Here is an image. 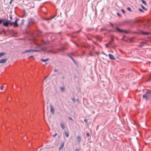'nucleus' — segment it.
Instances as JSON below:
<instances>
[{"mask_svg":"<svg viewBox=\"0 0 151 151\" xmlns=\"http://www.w3.org/2000/svg\"><path fill=\"white\" fill-rule=\"evenodd\" d=\"M35 47H34L37 48L38 50H25L24 52H23L24 53L27 52H40L41 51V50H45L44 49L42 45H39L36 43H35Z\"/></svg>","mask_w":151,"mask_h":151,"instance_id":"f257e3e1","label":"nucleus"},{"mask_svg":"<svg viewBox=\"0 0 151 151\" xmlns=\"http://www.w3.org/2000/svg\"><path fill=\"white\" fill-rule=\"evenodd\" d=\"M64 48H63L60 49H57L55 50H47V52L48 53H56L58 52H59L61 51L62 50H64Z\"/></svg>","mask_w":151,"mask_h":151,"instance_id":"f03ea898","label":"nucleus"},{"mask_svg":"<svg viewBox=\"0 0 151 151\" xmlns=\"http://www.w3.org/2000/svg\"><path fill=\"white\" fill-rule=\"evenodd\" d=\"M151 97V94L150 92H147L143 96V98L146 100L150 99Z\"/></svg>","mask_w":151,"mask_h":151,"instance_id":"7ed1b4c3","label":"nucleus"},{"mask_svg":"<svg viewBox=\"0 0 151 151\" xmlns=\"http://www.w3.org/2000/svg\"><path fill=\"white\" fill-rule=\"evenodd\" d=\"M19 20V19L16 18L15 19L14 22H13V27H18L19 26L17 22Z\"/></svg>","mask_w":151,"mask_h":151,"instance_id":"20e7f679","label":"nucleus"},{"mask_svg":"<svg viewBox=\"0 0 151 151\" xmlns=\"http://www.w3.org/2000/svg\"><path fill=\"white\" fill-rule=\"evenodd\" d=\"M7 85L6 84H4L2 85L1 88V89L3 90L4 91H5L7 88Z\"/></svg>","mask_w":151,"mask_h":151,"instance_id":"39448f33","label":"nucleus"},{"mask_svg":"<svg viewBox=\"0 0 151 151\" xmlns=\"http://www.w3.org/2000/svg\"><path fill=\"white\" fill-rule=\"evenodd\" d=\"M9 20H7L6 21L3 23V25L6 27H8L9 25Z\"/></svg>","mask_w":151,"mask_h":151,"instance_id":"423d86ee","label":"nucleus"},{"mask_svg":"<svg viewBox=\"0 0 151 151\" xmlns=\"http://www.w3.org/2000/svg\"><path fill=\"white\" fill-rule=\"evenodd\" d=\"M50 111L52 114V115H54V109L52 105H50Z\"/></svg>","mask_w":151,"mask_h":151,"instance_id":"0eeeda50","label":"nucleus"},{"mask_svg":"<svg viewBox=\"0 0 151 151\" xmlns=\"http://www.w3.org/2000/svg\"><path fill=\"white\" fill-rule=\"evenodd\" d=\"M116 29L118 31L120 32H126V31L123 30V29H120L117 27H116Z\"/></svg>","mask_w":151,"mask_h":151,"instance_id":"6e6552de","label":"nucleus"},{"mask_svg":"<svg viewBox=\"0 0 151 151\" xmlns=\"http://www.w3.org/2000/svg\"><path fill=\"white\" fill-rule=\"evenodd\" d=\"M108 56L110 59L112 60H115V58H114V56L111 54H109Z\"/></svg>","mask_w":151,"mask_h":151,"instance_id":"1a4fd4ad","label":"nucleus"},{"mask_svg":"<svg viewBox=\"0 0 151 151\" xmlns=\"http://www.w3.org/2000/svg\"><path fill=\"white\" fill-rule=\"evenodd\" d=\"M7 59L3 58L0 60V63H4L7 61Z\"/></svg>","mask_w":151,"mask_h":151,"instance_id":"9d476101","label":"nucleus"},{"mask_svg":"<svg viewBox=\"0 0 151 151\" xmlns=\"http://www.w3.org/2000/svg\"><path fill=\"white\" fill-rule=\"evenodd\" d=\"M76 140L79 143H80L81 141V138L79 135H78L76 137Z\"/></svg>","mask_w":151,"mask_h":151,"instance_id":"9b49d317","label":"nucleus"},{"mask_svg":"<svg viewBox=\"0 0 151 151\" xmlns=\"http://www.w3.org/2000/svg\"><path fill=\"white\" fill-rule=\"evenodd\" d=\"M64 145V142L62 143L61 144L60 147H59V148L58 149L59 150H60L61 149H63V147Z\"/></svg>","mask_w":151,"mask_h":151,"instance_id":"f8f14e48","label":"nucleus"},{"mask_svg":"<svg viewBox=\"0 0 151 151\" xmlns=\"http://www.w3.org/2000/svg\"><path fill=\"white\" fill-rule=\"evenodd\" d=\"M146 44V42H142L140 44V47H142L143 46Z\"/></svg>","mask_w":151,"mask_h":151,"instance_id":"ddd939ff","label":"nucleus"},{"mask_svg":"<svg viewBox=\"0 0 151 151\" xmlns=\"http://www.w3.org/2000/svg\"><path fill=\"white\" fill-rule=\"evenodd\" d=\"M60 125L61 127L63 129H64L65 128V125L62 123H61L60 124Z\"/></svg>","mask_w":151,"mask_h":151,"instance_id":"4468645a","label":"nucleus"},{"mask_svg":"<svg viewBox=\"0 0 151 151\" xmlns=\"http://www.w3.org/2000/svg\"><path fill=\"white\" fill-rule=\"evenodd\" d=\"M49 60V59H41V61L42 62H45Z\"/></svg>","mask_w":151,"mask_h":151,"instance_id":"2eb2a0df","label":"nucleus"},{"mask_svg":"<svg viewBox=\"0 0 151 151\" xmlns=\"http://www.w3.org/2000/svg\"><path fill=\"white\" fill-rule=\"evenodd\" d=\"M64 133H65V136L67 137H69V134L68 133V132H67L66 131H65V132H64Z\"/></svg>","mask_w":151,"mask_h":151,"instance_id":"dca6fc26","label":"nucleus"},{"mask_svg":"<svg viewBox=\"0 0 151 151\" xmlns=\"http://www.w3.org/2000/svg\"><path fill=\"white\" fill-rule=\"evenodd\" d=\"M60 89L63 92L65 90V88L64 87H61Z\"/></svg>","mask_w":151,"mask_h":151,"instance_id":"f3484780","label":"nucleus"},{"mask_svg":"<svg viewBox=\"0 0 151 151\" xmlns=\"http://www.w3.org/2000/svg\"><path fill=\"white\" fill-rule=\"evenodd\" d=\"M5 54V53L4 52L0 53V57L4 55Z\"/></svg>","mask_w":151,"mask_h":151,"instance_id":"a211bd4d","label":"nucleus"},{"mask_svg":"<svg viewBox=\"0 0 151 151\" xmlns=\"http://www.w3.org/2000/svg\"><path fill=\"white\" fill-rule=\"evenodd\" d=\"M141 1H142L143 4H145L146 6L147 5V3L144 0H141Z\"/></svg>","mask_w":151,"mask_h":151,"instance_id":"6ab92c4d","label":"nucleus"},{"mask_svg":"<svg viewBox=\"0 0 151 151\" xmlns=\"http://www.w3.org/2000/svg\"><path fill=\"white\" fill-rule=\"evenodd\" d=\"M141 7H142V9H143L144 10H145V11H147V9H146L142 5H141Z\"/></svg>","mask_w":151,"mask_h":151,"instance_id":"aec40b11","label":"nucleus"},{"mask_svg":"<svg viewBox=\"0 0 151 151\" xmlns=\"http://www.w3.org/2000/svg\"><path fill=\"white\" fill-rule=\"evenodd\" d=\"M9 24L10 26H12L13 25V22H11L9 20Z\"/></svg>","mask_w":151,"mask_h":151,"instance_id":"412c9836","label":"nucleus"},{"mask_svg":"<svg viewBox=\"0 0 151 151\" xmlns=\"http://www.w3.org/2000/svg\"><path fill=\"white\" fill-rule=\"evenodd\" d=\"M70 58H71V59L75 63H76V61L74 60L73 58H72V57L71 56H70Z\"/></svg>","mask_w":151,"mask_h":151,"instance_id":"4be33fe9","label":"nucleus"},{"mask_svg":"<svg viewBox=\"0 0 151 151\" xmlns=\"http://www.w3.org/2000/svg\"><path fill=\"white\" fill-rule=\"evenodd\" d=\"M127 10H128V11H129L130 12H131L132 11V10H131V9H130V8L129 7H127Z\"/></svg>","mask_w":151,"mask_h":151,"instance_id":"5701e85b","label":"nucleus"},{"mask_svg":"<svg viewBox=\"0 0 151 151\" xmlns=\"http://www.w3.org/2000/svg\"><path fill=\"white\" fill-rule=\"evenodd\" d=\"M4 19H0V24H1L3 22H4Z\"/></svg>","mask_w":151,"mask_h":151,"instance_id":"b1692460","label":"nucleus"},{"mask_svg":"<svg viewBox=\"0 0 151 151\" xmlns=\"http://www.w3.org/2000/svg\"><path fill=\"white\" fill-rule=\"evenodd\" d=\"M121 10L123 14H124L125 13V11L124 9H122Z\"/></svg>","mask_w":151,"mask_h":151,"instance_id":"393cba45","label":"nucleus"},{"mask_svg":"<svg viewBox=\"0 0 151 151\" xmlns=\"http://www.w3.org/2000/svg\"><path fill=\"white\" fill-rule=\"evenodd\" d=\"M89 55L91 56H93V55L92 54L91 52H89Z\"/></svg>","mask_w":151,"mask_h":151,"instance_id":"a878e982","label":"nucleus"},{"mask_svg":"<svg viewBox=\"0 0 151 151\" xmlns=\"http://www.w3.org/2000/svg\"><path fill=\"white\" fill-rule=\"evenodd\" d=\"M117 14L119 17H121V15L119 13L117 12Z\"/></svg>","mask_w":151,"mask_h":151,"instance_id":"bb28decb","label":"nucleus"},{"mask_svg":"<svg viewBox=\"0 0 151 151\" xmlns=\"http://www.w3.org/2000/svg\"><path fill=\"white\" fill-rule=\"evenodd\" d=\"M143 34L145 35H148L149 33L148 32H144Z\"/></svg>","mask_w":151,"mask_h":151,"instance_id":"cd10ccee","label":"nucleus"},{"mask_svg":"<svg viewBox=\"0 0 151 151\" xmlns=\"http://www.w3.org/2000/svg\"><path fill=\"white\" fill-rule=\"evenodd\" d=\"M75 151H79V150L78 148H77L75 150Z\"/></svg>","mask_w":151,"mask_h":151,"instance_id":"c85d7f7f","label":"nucleus"},{"mask_svg":"<svg viewBox=\"0 0 151 151\" xmlns=\"http://www.w3.org/2000/svg\"><path fill=\"white\" fill-rule=\"evenodd\" d=\"M57 133H56L55 134H54V135H53V137H54L55 136H56L57 135Z\"/></svg>","mask_w":151,"mask_h":151,"instance_id":"c756f323","label":"nucleus"},{"mask_svg":"<svg viewBox=\"0 0 151 151\" xmlns=\"http://www.w3.org/2000/svg\"><path fill=\"white\" fill-rule=\"evenodd\" d=\"M86 136L87 137H88L89 136V133H86Z\"/></svg>","mask_w":151,"mask_h":151,"instance_id":"7c9ffc66","label":"nucleus"},{"mask_svg":"<svg viewBox=\"0 0 151 151\" xmlns=\"http://www.w3.org/2000/svg\"><path fill=\"white\" fill-rule=\"evenodd\" d=\"M139 11L140 12H143V10L140 9H139Z\"/></svg>","mask_w":151,"mask_h":151,"instance_id":"2f4dec72","label":"nucleus"},{"mask_svg":"<svg viewBox=\"0 0 151 151\" xmlns=\"http://www.w3.org/2000/svg\"><path fill=\"white\" fill-rule=\"evenodd\" d=\"M84 121L86 122V123H87V120L86 119H85L84 120Z\"/></svg>","mask_w":151,"mask_h":151,"instance_id":"473e14b6","label":"nucleus"},{"mask_svg":"<svg viewBox=\"0 0 151 151\" xmlns=\"http://www.w3.org/2000/svg\"><path fill=\"white\" fill-rule=\"evenodd\" d=\"M9 18L10 20H11L12 18V16H10L9 17Z\"/></svg>","mask_w":151,"mask_h":151,"instance_id":"72a5a7b5","label":"nucleus"},{"mask_svg":"<svg viewBox=\"0 0 151 151\" xmlns=\"http://www.w3.org/2000/svg\"><path fill=\"white\" fill-rule=\"evenodd\" d=\"M56 16V15H55V16H52L51 18V19H53L55 17V16Z\"/></svg>","mask_w":151,"mask_h":151,"instance_id":"f704fd0d","label":"nucleus"},{"mask_svg":"<svg viewBox=\"0 0 151 151\" xmlns=\"http://www.w3.org/2000/svg\"><path fill=\"white\" fill-rule=\"evenodd\" d=\"M13 0H11L9 3V4H11L12 3V1H13Z\"/></svg>","mask_w":151,"mask_h":151,"instance_id":"c9c22d12","label":"nucleus"},{"mask_svg":"<svg viewBox=\"0 0 151 151\" xmlns=\"http://www.w3.org/2000/svg\"><path fill=\"white\" fill-rule=\"evenodd\" d=\"M72 99L73 102H75V100L74 99L72 98Z\"/></svg>","mask_w":151,"mask_h":151,"instance_id":"e433bc0d","label":"nucleus"},{"mask_svg":"<svg viewBox=\"0 0 151 151\" xmlns=\"http://www.w3.org/2000/svg\"><path fill=\"white\" fill-rule=\"evenodd\" d=\"M48 76H46L45 78V79H44V81L45 80L47 77H48Z\"/></svg>","mask_w":151,"mask_h":151,"instance_id":"4c0bfd02","label":"nucleus"},{"mask_svg":"<svg viewBox=\"0 0 151 151\" xmlns=\"http://www.w3.org/2000/svg\"><path fill=\"white\" fill-rule=\"evenodd\" d=\"M110 24H111V26L112 27H113V24H112L111 23Z\"/></svg>","mask_w":151,"mask_h":151,"instance_id":"58836bf2","label":"nucleus"},{"mask_svg":"<svg viewBox=\"0 0 151 151\" xmlns=\"http://www.w3.org/2000/svg\"><path fill=\"white\" fill-rule=\"evenodd\" d=\"M149 138H150V140H151V135L150 137Z\"/></svg>","mask_w":151,"mask_h":151,"instance_id":"ea45409f","label":"nucleus"},{"mask_svg":"<svg viewBox=\"0 0 151 151\" xmlns=\"http://www.w3.org/2000/svg\"><path fill=\"white\" fill-rule=\"evenodd\" d=\"M69 119L70 120H73V119L71 118H69Z\"/></svg>","mask_w":151,"mask_h":151,"instance_id":"a19ab883","label":"nucleus"},{"mask_svg":"<svg viewBox=\"0 0 151 151\" xmlns=\"http://www.w3.org/2000/svg\"><path fill=\"white\" fill-rule=\"evenodd\" d=\"M33 57V56L32 55V56H31L29 57V58H32V57Z\"/></svg>","mask_w":151,"mask_h":151,"instance_id":"79ce46f5","label":"nucleus"},{"mask_svg":"<svg viewBox=\"0 0 151 151\" xmlns=\"http://www.w3.org/2000/svg\"><path fill=\"white\" fill-rule=\"evenodd\" d=\"M54 71H57V69L55 70Z\"/></svg>","mask_w":151,"mask_h":151,"instance_id":"37998d69","label":"nucleus"}]
</instances>
